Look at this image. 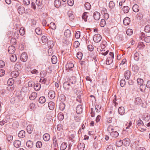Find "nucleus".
<instances>
[{
	"instance_id": "f257e3e1",
	"label": "nucleus",
	"mask_w": 150,
	"mask_h": 150,
	"mask_svg": "<svg viewBox=\"0 0 150 150\" xmlns=\"http://www.w3.org/2000/svg\"><path fill=\"white\" fill-rule=\"evenodd\" d=\"M119 142L120 143V146L123 145L125 146H128L129 145L130 143V141L129 139L127 138L124 139L122 141L121 140L119 141Z\"/></svg>"
},
{
	"instance_id": "f03ea898",
	"label": "nucleus",
	"mask_w": 150,
	"mask_h": 150,
	"mask_svg": "<svg viewBox=\"0 0 150 150\" xmlns=\"http://www.w3.org/2000/svg\"><path fill=\"white\" fill-rule=\"evenodd\" d=\"M17 7L18 8L17 10L18 13L21 14H22L25 12V8L21 5L17 4Z\"/></svg>"
},
{
	"instance_id": "7ed1b4c3",
	"label": "nucleus",
	"mask_w": 150,
	"mask_h": 150,
	"mask_svg": "<svg viewBox=\"0 0 150 150\" xmlns=\"http://www.w3.org/2000/svg\"><path fill=\"white\" fill-rule=\"evenodd\" d=\"M108 130L109 132L111 131L110 134L113 137L116 138L118 136V133L116 131H113V129L110 127H109L108 128Z\"/></svg>"
},
{
	"instance_id": "20e7f679",
	"label": "nucleus",
	"mask_w": 150,
	"mask_h": 150,
	"mask_svg": "<svg viewBox=\"0 0 150 150\" xmlns=\"http://www.w3.org/2000/svg\"><path fill=\"white\" fill-rule=\"evenodd\" d=\"M102 39L101 35L99 34L95 35L93 38V40L96 42H99Z\"/></svg>"
},
{
	"instance_id": "39448f33",
	"label": "nucleus",
	"mask_w": 150,
	"mask_h": 150,
	"mask_svg": "<svg viewBox=\"0 0 150 150\" xmlns=\"http://www.w3.org/2000/svg\"><path fill=\"white\" fill-rule=\"evenodd\" d=\"M28 56L25 52H23L21 56V61L23 62H25L27 59Z\"/></svg>"
},
{
	"instance_id": "423d86ee",
	"label": "nucleus",
	"mask_w": 150,
	"mask_h": 150,
	"mask_svg": "<svg viewBox=\"0 0 150 150\" xmlns=\"http://www.w3.org/2000/svg\"><path fill=\"white\" fill-rule=\"evenodd\" d=\"M142 117L143 120L146 122H148L150 120V116L147 113H145Z\"/></svg>"
},
{
	"instance_id": "0eeeda50",
	"label": "nucleus",
	"mask_w": 150,
	"mask_h": 150,
	"mask_svg": "<svg viewBox=\"0 0 150 150\" xmlns=\"http://www.w3.org/2000/svg\"><path fill=\"white\" fill-rule=\"evenodd\" d=\"M48 96L51 99L54 98L55 96V93L53 91H50L48 93Z\"/></svg>"
},
{
	"instance_id": "6e6552de",
	"label": "nucleus",
	"mask_w": 150,
	"mask_h": 150,
	"mask_svg": "<svg viewBox=\"0 0 150 150\" xmlns=\"http://www.w3.org/2000/svg\"><path fill=\"white\" fill-rule=\"evenodd\" d=\"M63 87L66 90H68L71 88L70 84L68 82H65L63 84Z\"/></svg>"
},
{
	"instance_id": "1a4fd4ad",
	"label": "nucleus",
	"mask_w": 150,
	"mask_h": 150,
	"mask_svg": "<svg viewBox=\"0 0 150 150\" xmlns=\"http://www.w3.org/2000/svg\"><path fill=\"white\" fill-rule=\"evenodd\" d=\"M130 22V18L127 17L125 18L123 21L124 24L125 25H129V24Z\"/></svg>"
},
{
	"instance_id": "9d476101",
	"label": "nucleus",
	"mask_w": 150,
	"mask_h": 150,
	"mask_svg": "<svg viewBox=\"0 0 150 150\" xmlns=\"http://www.w3.org/2000/svg\"><path fill=\"white\" fill-rule=\"evenodd\" d=\"M93 16L95 20H98L100 18V14L99 12L96 11L94 13Z\"/></svg>"
},
{
	"instance_id": "9b49d317",
	"label": "nucleus",
	"mask_w": 150,
	"mask_h": 150,
	"mask_svg": "<svg viewBox=\"0 0 150 150\" xmlns=\"http://www.w3.org/2000/svg\"><path fill=\"white\" fill-rule=\"evenodd\" d=\"M48 106L50 110H53L55 108V103L53 101H50L48 103Z\"/></svg>"
},
{
	"instance_id": "f8f14e48",
	"label": "nucleus",
	"mask_w": 150,
	"mask_h": 150,
	"mask_svg": "<svg viewBox=\"0 0 150 150\" xmlns=\"http://www.w3.org/2000/svg\"><path fill=\"white\" fill-rule=\"evenodd\" d=\"M9 117L8 116H6V118L3 119L2 120L0 121V125H4L5 123L9 121Z\"/></svg>"
},
{
	"instance_id": "ddd939ff",
	"label": "nucleus",
	"mask_w": 150,
	"mask_h": 150,
	"mask_svg": "<svg viewBox=\"0 0 150 150\" xmlns=\"http://www.w3.org/2000/svg\"><path fill=\"white\" fill-rule=\"evenodd\" d=\"M76 111L77 114H80L82 111V108L80 105H78L76 108Z\"/></svg>"
},
{
	"instance_id": "4468645a",
	"label": "nucleus",
	"mask_w": 150,
	"mask_h": 150,
	"mask_svg": "<svg viewBox=\"0 0 150 150\" xmlns=\"http://www.w3.org/2000/svg\"><path fill=\"white\" fill-rule=\"evenodd\" d=\"M15 51V48L13 46H10L8 49V51L9 53L12 54Z\"/></svg>"
},
{
	"instance_id": "2eb2a0df",
	"label": "nucleus",
	"mask_w": 150,
	"mask_h": 150,
	"mask_svg": "<svg viewBox=\"0 0 150 150\" xmlns=\"http://www.w3.org/2000/svg\"><path fill=\"white\" fill-rule=\"evenodd\" d=\"M74 67V64L70 62H68L66 65V68L68 70L70 69L71 68H73Z\"/></svg>"
},
{
	"instance_id": "dca6fc26",
	"label": "nucleus",
	"mask_w": 150,
	"mask_h": 150,
	"mask_svg": "<svg viewBox=\"0 0 150 150\" xmlns=\"http://www.w3.org/2000/svg\"><path fill=\"white\" fill-rule=\"evenodd\" d=\"M118 112L120 114L122 115L125 114V110L124 107H120L118 109Z\"/></svg>"
},
{
	"instance_id": "f3484780",
	"label": "nucleus",
	"mask_w": 150,
	"mask_h": 150,
	"mask_svg": "<svg viewBox=\"0 0 150 150\" xmlns=\"http://www.w3.org/2000/svg\"><path fill=\"white\" fill-rule=\"evenodd\" d=\"M27 147L29 149L32 148L33 146V142L30 140H29L26 142Z\"/></svg>"
},
{
	"instance_id": "a211bd4d",
	"label": "nucleus",
	"mask_w": 150,
	"mask_h": 150,
	"mask_svg": "<svg viewBox=\"0 0 150 150\" xmlns=\"http://www.w3.org/2000/svg\"><path fill=\"white\" fill-rule=\"evenodd\" d=\"M14 146L16 148H18L21 145V142L18 140H15L13 142Z\"/></svg>"
},
{
	"instance_id": "6ab92c4d",
	"label": "nucleus",
	"mask_w": 150,
	"mask_h": 150,
	"mask_svg": "<svg viewBox=\"0 0 150 150\" xmlns=\"http://www.w3.org/2000/svg\"><path fill=\"white\" fill-rule=\"evenodd\" d=\"M54 4L56 8H59L61 6V3L60 0H55Z\"/></svg>"
},
{
	"instance_id": "aec40b11",
	"label": "nucleus",
	"mask_w": 150,
	"mask_h": 150,
	"mask_svg": "<svg viewBox=\"0 0 150 150\" xmlns=\"http://www.w3.org/2000/svg\"><path fill=\"white\" fill-rule=\"evenodd\" d=\"M19 137L23 138L25 136V132L24 131L22 130L19 132L18 134Z\"/></svg>"
},
{
	"instance_id": "412c9836",
	"label": "nucleus",
	"mask_w": 150,
	"mask_h": 150,
	"mask_svg": "<svg viewBox=\"0 0 150 150\" xmlns=\"http://www.w3.org/2000/svg\"><path fill=\"white\" fill-rule=\"evenodd\" d=\"M19 75V72L17 71H13L11 73V76L14 78L16 77Z\"/></svg>"
},
{
	"instance_id": "4be33fe9",
	"label": "nucleus",
	"mask_w": 150,
	"mask_h": 150,
	"mask_svg": "<svg viewBox=\"0 0 150 150\" xmlns=\"http://www.w3.org/2000/svg\"><path fill=\"white\" fill-rule=\"evenodd\" d=\"M37 97V93L35 92H33L30 95L29 98L30 100H34Z\"/></svg>"
},
{
	"instance_id": "5701e85b",
	"label": "nucleus",
	"mask_w": 150,
	"mask_h": 150,
	"mask_svg": "<svg viewBox=\"0 0 150 150\" xmlns=\"http://www.w3.org/2000/svg\"><path fill=\"white\" fill-rule=\"evenodd\" d=\"M43 138L44 141H47L50 139V137L49 134L46 133L43 135Z\"/></svg>"
},
{
	"instance_id": "b1692460",
	"label": "nucleus",
	"mask_w": 150,
	"mask_h": 150,
	"mask_svg": "<svg viewBox=\"0 0 150 150\" xmlns=\"http://www.w3.org/2000/svg\"><path fill=\"white\" fill-rule=\"evenodd\" d=\"M107 44V42L106 41H102V43L100 44V47L102 50H100V51H105V50H103V49L106 46Z\"/></svg>"
},
{
	"instance_id": "393cba45",
	"label": "nucleus",
	"mask_w": 150,
	"mask_h": 150,
	"mask_svg": "<svg viewBox=\"0 0 150 150\" xmlns=\"http://www.w3.org/2000/svg\"><path fill=\"white\" fill-rule=\"evenodd\" d=\"M88 12H85L83 13L82 16V18L84 20L85 22L87 21V18L88 17Z\"/></svg>"
},
{
	"instance_id": "a878e982",
	"label": "nucleus",
	"mask_w": 150,
	"mask_h": 150,
	"mask_svg": "<svg viewBox=\"0 0 150 150\" xmlns=\"http://www.w3.org/2000/svg\"><path fill=\"white\" fill-rule=\"evenodd\" d=\"M67 146V144L65 142H63L61 144L60 149L61 150H64Z\"/></svg>"
},
{
	"instance_id": "bb28decb",
	"label": "nucleus",
	"mask_w": 150,
	"mask_h": 150,
	"mask_svg": "<svg viewBox=\"0 0 150 150\" xmlns=\"http://www.w3.org/2000/svg\"><path fill=\"white\" fill-rule=\"evenodd\" d=\"M27 130L28 133L31 134L33 131V128L30 125H28L27 127Z\"/></svg>"
},
{
	"instance_id": "cd10ccee",
	"label": "nucleus",
	"mask_w": 150,
	"mask_h": 150,
	"mask_svg": "<svg viewBox=\"0 0 150 150\" xmlns=\"http://www.w3.org/2000/svg\"><path fill=\"white\" fill-rule=\"evenodd\" d=\"M79 150H83L85 148V144L83 143H80L78 145Z\"/></svg>"
},
{
	"instance_id": "c85d7f7f",
	"label": "nucleus",
	"mask_w": 150,
	"mask_h": 150,
	"mask_svg": "<svg viewBox=\"0 0 150 150\" xmlns=\"http://www.w3.org/2000/svg\"><path fill=\"white\" fill-rule=\"evenodd\" d=\"M132 9L134 12H137L139 11V6L137 4H134L132 7Z\"/></svg>"
},
{
	"instance_id": "c756f323",
	"label": "nucleus",
	"mask_w": 150,
	"mask_h": 150,
	"mask_svg": "<svg viewBox=\"0 0 150 150\" xmlns=\"http://www.w3.org/2000/svg\"><path fill=\"white\" fill-rule=\"evenodd\" d=\"M34 88L36 91H38L40 90L41 88L40 84L39 83H36L34 84Z\"/></svg>"
},
{
	"instance_id": "7c9ffc66",
	"label": "nucleus",
	"mask_w": 150,
	"mask_h": 150,
	"mask_svg": "<svg viewBox=\"0 0 150 150\" xmlns=\"http://www.w3.org/2000/svg\"><path fill=\"white\" fill-rule=\"evenodd\" d=\"M130 76V72L129 71H127L125 73V78L126 79H128Z\"/></svg>"
},
{
	"instance_id": "2f4dec72",
	"label": "nucleus",
	"mask_w": 150,
	"mask_h": 150,
	"mask_svg": "<svg viewBox=\"0 0 150 150\" xmlns=\"http://www.w3.org/2000/svg\"><path fill=\"white\" fill-rule=\"evenodd\" d=\"M64 35L67 37H69L71 35V31L69 29L66 30L64 33Z\"/></svg>"
},
{
	"instance_id": "473e14b6",
	"label": "nucleus",
	"mask_w": 150,
	"mask_h": 150,
	"mask_svg": "<svg viewBox=\"0 0 150 150\" xmlns=\"http://www.w3.org/2000/svg\"><path fill=\"white\" fill-rule=\"evenodd\" d=\"M75 132L74 131H71L69 133V137L70 139H72L75 137Z\"/></svg>"
},
{
	"instance_id": "72a5a7b5",
	"label": "nucleus",
	"mask_w": 150,
	"mask_h": 150,
	"mask_svg": "<svg viewBox=\"0 0 150 150\" xmlns=\"http://www.w3.org/2000/svg\"><path fill=\"white\" fill-rule=\"evenodd\" d=\"M51 61L52 64H55L57 62V57L54 55L51 58Z\"/></svg>"
},
{
	"instance_id": "f704fd0d",
	"label": "nucleus",
	"mask_w": 150,
	"mask_h": 150,
	"mask_svg": "<svg viewBox=\"0 0 150 150\" xmlns=\"http://www.w3.org/2000/svg\"><path fill=\"white\" fill-rule=\"evenodd\" d=\"M135 60L137 61L139 59V54L137 52H135L134 53L133 56Z\"/></svg>"
},
{
	"instance_id": "c9c22d12",
	"label": "nucleus",
	"mask_w": 150,
	"mask_h": 150,
	"mask_svg": "<svg viewBox=\"0 0 150 150\" xmlns=\"http://www.w3.org/2000/svg\"><path fill=\"white\" fill-rule=\"evenodd\" d=\"M16 56V55L14 54L11 55L10 57V59L12 62H14L16 61L17 58Z\"/></svg>"
},
{
	"instance_id": "e433bc0d",
	"label": "nucleus",
	"mask_w": 150,
	"mask_h": 150,
	"mask_svg": "<svg viewBox=\"0 0 150 150\" xmlns=\"http://www.w3.org/2000/svg\"><path fill=\"white\" fill-rule=\"evenodd\" d=\"M46 101V100L45 97L42 96L40 98L39 100V101L40 103H44Z\"/></svg>"
},
{
	"instance_id": "4c0bfd02",
	"label": "nucleus",
	"mask_w": 150,
	"mask_h": 150,
	"mask_svg": "<svg viewBox=\"0 0 150 150\" xmlns=\"http://www.w3.org/2000/svg\"><path fill=\"white\" fill-rule=\"evenodd\" d=\"M122 9L123 11L125 13H127L129 10V8L128 6H124Z\"/></svg>"
},
{
	"instance_id": "58836bf2",
	"label": "nucleus",
	"mask_w": 150,
	"mask_h": 150,
	"mask_svg": "<svg viewBox=\"0 0 150 150\" xmlns=\"http://www.w3.org/2000/svg\"><path fill=\"white\" fill-rule=\"evenodd\" d=\"M113 59L111 58H108L106 60V64L107 65H110L113 62Z\"/></svg>"
},
{
	"instance_id": "ea45409f",
	"label": "nucleus",
	"mask_w": 150,
	"mask_h": 150,
	"mask_svg": "<svg viewBox=\"0 0 150 150\" xmlns=\"http://www.w3.org/2000/svg\"><path fill=\"white\" fill-rule=\"evenodd\" d=\"M48 46L50 48H52L54 46L53 42L52 41L49 40L48 42Z\"/></svg>"
},
{
	"instance_id": "a19ab883",
	"label": "nucleus",
	"mask_w": 150,
	"mask_h": 150,
	"mask_svg": "<svg viewBox=\"0 0 150 150\" xmlns=\"http://www.w3.org/2000/svg\"><path fill=\"white\" fill-rule=\"evenodd\" d=\"M142 102V100L140 98L137 97L136 98L135 100V102L138 105L141 104Z\"/></svg>"
},
{
	"instance_id": "79ce46f5",
	"label": "nucleus",
	"mask_w": 150,
	"mask_h": 150,
	"mask_svg": "<svg viewBox=\"0 0 150 150\" xmlns=\"http://www.w3.org/2000/svg\"><path fill=\"white\" fill-rule=\"evenodd\" d=\"M14 82V81L12 79H10L7 81V83L9 86H11L13 84Z\"/></svg>"
},
{
	"instance_id": "37998d69",
	"label": "nucleus",
	"mask_w": 150,
	"mask_h": 150,
	"mask_svg": "<svg viewBox=\"0 0 150 150\" xmlns=\"http://www.w3.org/2000/svg\"><path fill=\"white\" fill-rule=\"evenodd\" d=\"M64 116L62 113H59L58 115V118L59 120H62L64 119Z\"/></svg>"
},
{
	"instance_id": "c03bdc74",
	"label": "nucleus",
	"mask_w": 150,
	"mask_h": 150,
	"mask_svg": "<svg viewBox=\"0 0 150 150\" xmlns=\"http://www.w3.org/2000/svg\"><path fill=\"white\" fill-rule=\"evenodd\" d=\"M84 6L86 10H89L91 8V5L88 2H86L84 4Z\"/></svg>"
},
{
	"instance_id": "a18cd8bd",
	"label": "nucleus",
	"mask_w": 150,
	"mask_h": 150,
	"mask_svg": "<svg viewBox=\"0 0 150 150\" xmlns=\"http://www.w3.org/2000/svg\"><path fill=\"white\" fill-rule=\"evenodd\" d=\"M137 81L139 85H142L143 84V80L140 78H138L137 79Z\"/></svg>"
},
{
	"instance_id": "49530a36",
	"label": "nucleus",
	"mask_w": 150,
	"mask_h": 150,
	"mask_svg": "<svg viewBox=\"0 0 150 150\" xmlns=\"http://www.w3.org/2000/svg\"><path fill=\"white\" fill-rule=\"evenodd\" d=\"M115 6L114 2L112 1H110L109 4V8L112 9L114 8Z\"/></svg>"
},
{
	"instance_id": "de8ad7c7",
	"label": "nucleus",
	"mask_w": 150,
	"mask_h": 150,
	"mask_svg": "<svg viewBox=\"0 0 150 150\" xmlns=\"http://www.w3.org/2000/svg\"><path fill=\"white\" fill-rule=\"evenodd\" d=\"M43 0H36V4L38 6H40L42 4Z\"/></svg>"
},
{
	"instance_id": "09e8293b",
	"label": "nucleus",
	"mask_w": 150,
	"mask_h": 150,
	"mask_svg": "<svg viewBox=\"0 0 150 150\" xmlns=\"http://www.w3.org/2000/svg\"><path fill=\"white\" fill-rule=\"evenodd\" d=\"M35 32L37 34L40 35L42 34V31L40 28H37L35 29Z\"/></svg>"
},
{
	"instance_id": "8fccbe9b",
	"label": "nucleus",
	"mask_w": 150,
	"mask_h": 150,
	"mask_svg": "<svg viewBox=\"0 0 150 150\" xmlns=\"http://www.w3.org/2000/svg\"><path fill=\"white\" fill-rule=\"evenodd\" d=\"M144 31L146 32L147 33H149L150 32V25H147L145 27Z\"/></svg>"
},
{
	"instance_id": "3c124183",
	"label": "nucleus",
	"mask_w": 150,
	"mask_h": 150,
	"mask_svg": "<svg viewBox=\"0 0 150 150\" xmlns=\"http://www.w3.org/2000/svg\"><path fill=\"white\" fill-rule=\"evenodd\" d=\"M83 56V54L81 52H79L77 54V57L79 59H81Z\"/></svg>"
},
{
	"instance_id": "603ef678",
	"label": "nucleus",
	"mask_w": 150,
	"mask_h": 150,
	"mask_svg": "<svg viewBox=\"0 0 150 150\" xmlns=\"http://www.w3.org/2000/svg\"><path fill=\"white\" fill-rule=\"evenodd\" d=\"M106 24L105 21L104 19H102L100 23V25L102 27H104Z\"/></svg>"
},
{
	"instance_id": "864d4df0",
	"label": "nucleus",
	"mask_w": 150,
	"mask_h": 150,
	"mask_svg": "<svg viewBox=\"0 0 150 150\" xmlns=\"http://www.w3.org/2000/svg\"><path fill=\"white\" fill-rule=\"evenodd\" d=\"M132 33L133 32L132 30L130 29H127L126 31L127 34L128 35H131L132 34Z\"/></svg>"
},
{
	"instance_id": "5fc2aeb1",
	"label": "nucleus",
	"mask_w": 150,
	"mask_h": 150,
	"mask_svg": "<svg viewBox=\"0 0 150 150\" xmlns=\"http://www.w3.org/2000/svg\"><path fill=\"white\" fill-rule=\"evenodd\" d=\"M42 40L43 43H45L47 42L48 39L47 36H42Z\"/></svg>"
},
{
	"instance_id": "6e6d98bb",
	"label": "nucleus",
	"mask_w": 150,
	"mask_h": 150,
	"mask_svg": "<svg viewBox=\"0 0 150 150\" xmlns=\"http://www.w3.org/2000/svg\"><path fill=\"white\" fill-rule=\"evenodd\" d=\"M50 25L51 28L53 30H55L56 29V26L55 24L53 22H51L50 23Z\"/></svg>"
},
{
	"instance_id": "4d7b16f0",
	"label": "nucleus",
	"mask_w": 150,
	"mask_h": 150,
	"mask_svg": "<svg viewBox=\"0 0 150 150\" xmlns=\"http://www.w3.org/2000/svg\"><path fill=\"white\" fill-rule=\"evenodd\" d=\"M137 124L138 126H142L144 125L143 122L140 119L138 120Z\"/></svg>"
},
{
	"instance_id": "13d9d810",
	"label": "nucleus",
	"mask_w": 150,
	"mask_h": 150,
	"mask_svg": "<svg viewBox=\"0 0 150 150\" xmlns=\"http://www.w3.org/2000/svg\"><path fill=\"white\" fill-rule=\"evenodd\" d=\"M42 145V142L40 141L37 142L36 143V146L37 148H40Z\"/></svg>"
},
{
	"instance_id": "bf43d9fd",
	"label": "nucleus",
	"mask_w": 150,
	"mask_h": 150,
	"mask_svg": "<svg viewBox=\"0 0 150 150\" xmlns=\"http://www.w3.org/2000/svg\"><path fill=\"white\" fill-rule=\"evenodd\" d=\"M25 29L23 28H21L19 30V32L21 35H23L25 33Z\"/></svg>"
},
{
	"instance_id": "052dcab7",
	"label": "nucleus",
	"mask_w": 150,
	"mask_h": 150,
	"mask_svg": "<svg viewBox=\"0 0 150 150\" xmlns=\"http://www.w3.org/2000/svg\"><path fill=\"white\" fill-rule=\"evenodd\" d=\"M68 4L70 6H72L74 4V1L73 0H68Z\"/></svg>"
},
{
	"instance_id": "680f3d73",
	"label": "nucleus",
	"mask_w": 150,
	"mask_h": 150,
	"mask_svg": "<svg viewBox=\"0 0 150 150\" xmlns=\"http://www.w3.org/2000/svg\"><path fill=\"white\" fill-rule=\"evenodd\" d=\"M120 86L123 87L125 84V81L124 79H122L120 81Z\"/></svg>"
},
{
	"instance_id": "e2e57ef3",
	"label": "nucleus",
	"mask_w": 150,
	"mask_h": 150,
	"mask_svg": "<svg viewBox=\"0 0 150 150\" xmlns=\"http://www.w3.org/2000/svg\"><path fill=\"white\" fill-rule=\"evenodd\" d=\"M35 84V83L33 81H30L28 83V86L29 87H32L34 86Z\"/></svg>"
},
{
	"instance_id": "0e129e2a",
	"label": "nucleus",
	"mask_w": 150,
	"mask_h": 150,
	"mask_svg": "<svg viewBox=\"0 0 150 150\" xmlns=\"http://www.w3.org/2000/svg\"><path fill=\"white\" fill-rule=\"evenodd\" d=\"M65 105L64 103H62L59 106V109L62 111L64 109Z\"/></svg>"
},
{
	"instance_id": "69168bd1",
	"label": "nucleus",
	"mask_w": 150,
	"mask_h": 150,
	"mask_svg": "<svg viewBox=\"0 0 150 150\" xmlns=\"http://www.w3.org/2000/svg\"><path fill=\"white\" fill-rule=\"evenodd\" d=\"M80 36V32L79 31H77L75 35V37L76 38L79 39Z\"/></svg>"
},
{
	"instance_id": "338daca9",
	"label": "nucleus",
	"mask_w": 150,
	"mask_h": 150,
	"mask_svg": "<svg viewBox=\"0 0 150 150\" xmlns=\"http://www.w3.org/2000/svg\"><path fill=\"white\" fill-rule=\"evenodd\" d=\"M137 19L139 20H140L141 19H142L143 16V15H142L140 13H139L138 14H137Z\"/></svg>"
},
{
	"instance_id": "774afa93",
	"label": "nucleus",
	"mask_w": 150,
	"mask_h": 150,
	"mask_svg": "<svg viewBox=\"0 0 150 150\" xmlns=\"http://www.w3.org/2000/svg\"><path fill=\"white\" fill-rule=\"evenodd\" d=\"M62 129V124H58L57 126V130L59 131L61 130Z\"/></svg>"
}]
</instances>
